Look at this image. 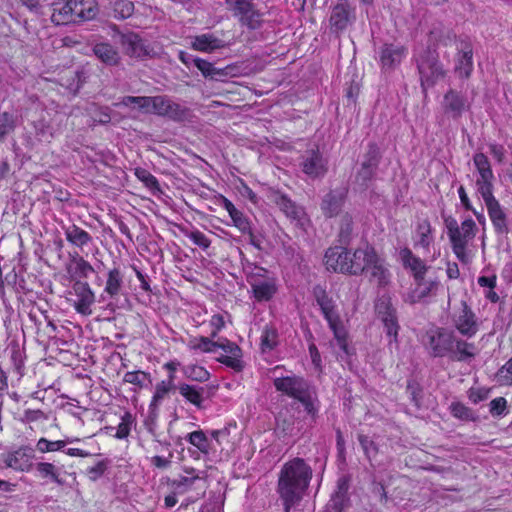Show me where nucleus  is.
I'll return each mask as SVG.
<instances>
[{
	"instance_id": "f257e3e1",
	"label": "nucleus",
	"mask_w": 512,
	"mask_h": 512,
	"mask_svg": "<svg viewBox=\"0 0 512 512\" xmlns=\"http://www.w3.org/2000/svg\"><path fill=\"white\" fill-rule=\"evenodd\" d=\"M312 475V468L302 458H293L282 466L278 477L277 492L283 503L284 512H290L302 501Z\"/></svg>"
},
{
	"instance_id": "f03ea898",
	"label": "nucleus",
	"mask_w": 512,
	"mask_h": 512,
	"mask_svg": "<svg viewBox=\"0 0 512 512\" xmlns=\"http://www.w3.org/2000/svg\"><path fill=\"white\" fill-rule=\"evenodd\" d=\"M273 384L278 392L297 399L312 418L317 416L320 402L316 388L308 380L292 375L275 378Z\"/></svg>"
},
{
	"instance_id": "7ed1b4c3",
	"label": "nucleus",
	"mask_w": 512,
	"mask_h": 512,
	"mask_svg": "<svg viewBox=\"0 0 512 512\" xmlns=\"http://www.w3.org/2000/svg\"><path fill=\"white\" fill-rule=\"evenodd\" d=\"M414 57L424 91L433 87L438 80L445 76V70L435 49L427 47L415 54Z\"/></svg>"
},
{
	"instance_id": "20e7f679",
	"label": "nucleus",
	"mask_w": 512,
	"mask_h": 512,
	"mask_svg": "<svg viewBox=\"0 0 512 512\" xmlns=\"http://www.w3.org/2000/svg\"><path fill=\"white\" fill-rule=\"evenodd\" d=\"M313 296L319 305L321 312L328 322L329 328L333 331L341 348H346V330L342 324L335 301L330 297L324 287L316 285L313 287Z\"/></svg>"
},
{
	"instance_id": "39448f33",
	"label": "nucleus",
	"mask_w": 512,
	"mask_h": 512,
	"mask_svg": "<svg viewBox=\"0 0 512 512\" xmlns=\"http://www.w3.org/2000/svg\"><path fill=\"white\" fill-rule=\"evenodd\" d=\"M227 9L241 26L257 30L263 23V13L257 9L252 0H225Z\"/></svg>"
},
{
	"instance_id": "423d86ee",
	"label": "nucleus",
	"mask_w": 512,
	"mask_h": 512,
	"mask_svg": "<svg viewBox=\"0 0 512 512\" xmlns=\"http://www.w3.org/2000/svg\"><path fill=\"white\" fill-rule=\"evenodd\" d=\"M272 200L295 226L302 230L307 229L310 220L302 206L292 201L287 195L279 192L272 195Z\"/></svg>"
},
{
	"instance_id": "0eeeda50",
	"label": "nucleus",
	"mask_w": 512,
	"mask_h": 512,
	"mask_svg": "<svg viewBox=\"0 0 512 512\" xmlns=\"http://www.w3.org/2000/svg\"><path fill=\"white\" fill-rule=\"evenodd\" d=\"M355 20V7L352 6L349 0H337L331 7L329 24L333 32H343L352 25Z\"/></svg>"
},
{
	"instance_id": "6e6552de",
	"label": "nucleus",
	"mask_w": 512,
	"mask_h": 512,
	"mask_svg": "<svg viewBox=\"0 0 512 512\" xmlns=\"http://www.w3.org/2000/svg\"><path fill=\"white\" fill-rule=\"evenodd\" d=\"M427 347L434 357H444L453 351L455 335L444 328H436L427 332Z\"/></svg>"
},
{
	"instance_id": "1a4fd4ad",
	"label": "nucleus",
	"mask_w": 512,
	"mask_h": 512,
	"mask_svg": "<svg viewBox=\"0 0 512 512\" xmlns=\"http://www.w3.org/2000/svg\"><path fill=\"white\" fill-rule=\"evenodd\" d=\"M378 318L385 327L386 335L390 338V342H397L399 324L396 309L391 303V299L382 296L375 304Z\"/></svg>"
},
{
	"instance_id": "9d476101",
	"label": "nucleus",
	"mask_w": 512,
	"mask_h": 512,
	"mask_svg": "<svg viewBox=\"0 0 512 512\" xmlns=\"http://www.w3.org/2000/svg\"><path fill=\"white\" fill-rule=\"evenodd\" d=\"M378 318L385 327L386 335L390 338V342H397L399 324L396 309L391 303V299L382 296L375 304Z\"/></svg>"
},
{
	"instance_id": "9b49d317",
	"label": "nucleus",
	"mask_w": 512,
	"mask_h": 512,
	"mask_svg": "<svg viewBox=\"0 0 512 512\" xmlns=\"http://www.w3.org/2000/svg\"><path fill=\"white\" fill-rule=\"evenodd\" d=\"M443 114L453 120H459L471 108V102L465 94L449 89L441 102Z\"/></svg>"
},
{
	"instance_id": "f8f14e48",
	"label": "nucleus",
	"mask_w": 512,
	"mask_h": 512,
	"mask_svg": "<svg viewBox=\"0 0 512 512\" xmlns=\"http://www.w3.org/2000/svg\"><path fill=\"white\" fill-rule=\"evenodd\" d=\"M474 166L479 174L476 180L478 193L485 194L493 191L494 174L488 157L481 152L475 153L473 156Z\"/></svg>"
},
{
	"instance_id": "ddd939ff",
	"label": "nucleus",
	"mask_w": 512,
	"mask_h": 512,
	"mask_svg": "<svg viewBox=\"0 0 512 512\" xmlns=\"http://www.w3.org/2000/svg\"><path fill=\"white\" fill-rule=\"evenodd\" d=\"M154 114L167 117L176 122H182L188 119L190 109L183 106L165 95L158 96Z\"/></svg>"
},
{
	"instance_id": "4468645a",
	"label": "nucleus",
	"mask_w": 512,
	"mask_h": 512,
	"mask_svg": "<svg viewBox=\"0 0 512 512\" xmlns=\"http://www.w3.org/2000/svg\"><path fill=\"white\" fill-rule=\"evenodd\" d=\"M301 167L303 173L310 178H322L328 171V161L319 149L307 150L302 157Z\"/></svg>"
},
{
	"instance_id": "2eb2a0df",
	"label": "nucleus",
	"mask_w": 512,
	"mask_h": 512,
	"mask_svg": "<svg viewBox=\"0 0 512 512\" xmlns=\"http://www.w3.org/2000/svg\"><path fill=\"white\" fill-rule=\"evenodd\" d=\"M453 323L459 333L468 338L473 337L479 330L476 315L466 301H461V311L453 316Z\"/></svg>"
},
{
	"instance_id": "dca6fc26",
	"label": "nucleus",
	"mask_w": 512,
	"mask_h": 512,
	"mask_svg": "<svg viewBox=\"0 0 512 512\" xmlns=\"http://www.w3.org/2000/svg\"><path fill=\"white\" fill-rule=\"evenodd\" d=\"M486 205L488 215L498 234H508L507 217L499 201L494 197L493 191L481 194Z\"/></svg>"
},
{
	"instance_id": "f3484780",
	"label": "nucleus",
	"mask_w": 512,
	"mask_h": 512,
	"mask_svg": "<svg viewBox=\"0 0 512 512\" xmlns=\"http://www.w3.org/2000/svg\"><path fill=\"white\" fill-rule=\"evenodd\" d=\"M347 193L346 187H337L325 194L320 204L323 215L329 218L337 216L346 201Z\"/></svg>"
},
{
	"instance_id": "a211bd4d",
	"label": "nucleus",
	"mask_w": 512,
	"mask_h": 512,
	"mask_svg": "<svg viewBox=\"0 0 512 512\" xmlns=\"http://www.w3.org/2000/svg\"><path fill=\"white\" fill-rule=\"evenodd\" d=\"M222 349L226 355H222L218 358V361L236 371H241L244 367L242 358L241 348L234 342H231L227 338H219L217 340L216 349Z\"/></svg>"
},
{
	"instance_id": "6ab92c4d",
	"label": "nucleus",
	"mask_w": 512,
	"mask_h": 512,
	"mask_svg": "<svg viewBox=\"0 0 512 512\" xmlns=\"http://www.w3.org/2000/svg\"><path fill=\"white\" fill-rule=\"evenodd\" d=\"M72 289L76 296L74 300L75 310L82 315H90L95 297L88 283L77 280L74 282Z\"/></svg>"
},
{
	"instance_id": "aec40b11",
	"label": "nucleus",
	"mask_w": 512,
	"mask_h": 512,
	"mask_svg": "<svg viewBox=\"0 0 512 512\" xmlns=\"http://www.w3.org/2000/svg\"><path fill=\"white\" fill-rule=\"evenodd\" d=\"M350 251L343 247L329 248L325 253V264L328 270L349 274Z\"/></svg>"
},
{
	"instance_id": "412c9836",
	"label": "nucleus",
	"mask_w": 512,
	"mask_h": 512,
	"mask_svg": "<svg viewBox=\"0 0 512 512\" xmlns=\"http://www.w3.org/2000/svg\"><path fill=\"white\" fill-rule=\"evenodd\" d=\"M74 24H80L96 18L99 13L97 0H69Z\"/></svg>"
},
{
	"instance_id": "4be33fe9",
	"label": "nucleus",
	"mask_w": 512,
	"mask_h": 512,
	"mask_svg": "<svg viewBox=\"0 0 512 512\" xmlns=\"http://www.w3.org/2000/svg\"><path fill=\"white\" fill-rule=\"evenodd\" d=\"M406 55L404 46L396 44H384L380 48L379 60L382 69L385 71L395 69Z\"/></svg>"
},
{
	"instance_id": "5701e85b",
	"label": "nucleus",
	"mask_w": 512,
	"mask_h": 512,
	"mask_svg": "<svg viewBox=\"0 0 512 512\" xmlns=\"http://www.w3.org/2000/svg\"><path fill=\"white\" fill-rule=\"evenodd\" d=\"M379 160L380 155L377 146L375 144L369 145L365 160L357 173V181L361 182L362 185H366L374 177Z\"/></svg>"
},
{
	"instance_id": "b1692460",
	"label": "nucleus",
	"mask_w": 512,
	"mask_h": 512,
	"mask_svg": "<svg viewBox=\"0 0 512 512\" xmlns=\"http://www.w3.org/2000/svg\"><path fill=\"white\" fill-rule=\"evenodd\" d=\"M377 252L373 247L366 246L364 249H356L354 252L350 251V275H360L365 272L367 266L373 259Z\"/></svg>"
},
{
	"instance_id": "393cba45",
	"label": "nucleus",
	"mask_w": 512,
	"mask_h": 512,
	"mask_svg": "<svg viewBox=\"0 0 512 512\" xmlns=\"http://www.w3.org/2000/svg\"><path fill=\"white\" fill-rule=\"evenodd\" d=\"M400 258L403 266L406 269H410L413 273L415 280H423L425 276L428 266L420 259L415 256L409 248H403L400 250Z\"/></svg>"
},
{
	"instance_id": "a878e982",
	"label": "nucleus",
	"mask_w": 512,
	"mask_h": 512,
	"mask_svg": "<svg viewBox=\"0 0 512 512\" xmlns=\"http://www.w3.org/2000/svg\"><path fill=\"white\" fill-rule=\"evenodd\" d=\"M32 456L27 448H19L5 456L4 463L16 471H29L32 467Z\"/></svg>"
},
{
	"instance_id": "bb28decb",
	"label": "nucleus",
	"mask_w": 512,
	"mask_h": 512,
	"mask_svg": "<svg viewBox=\"0 0 512 512\" xmlns=\"http://www.w3.org/2000/svg\"><path fill=\"white\" fill-rule=\"evenodd\" d=\"M473 70V49L469 43H462L457 55L455 71L460 78H469Z\"/></svg>"
},
{
	"instance_id": "cd10ccee",
	"label": "nucleus",
	"mask_w": 512,
	"mask_h": 512,
	"mask_svg": "<svg viewBox=\"0 0 512 512\" xmlns=\"http://www.w3.org/2000/svg\"><path fill=\"white\" fill-rule=\"evenodd\" d=\"M226 46L225 42L213 34H201L194 36L191 41V48L205 53H212Z\"/></svg>"
},
{
	"instance_id": "c85d7f7f",
	"label": "nucleus",
	"mask_w": 512,
	"mask_h": 512,
	"mask_svg": "<svg viewBox=\"0 0 512 512\" xmlns=\"http://www.w3.org/2000/svg\"><path fill=\"white\" fill-rule=\"evenodd\" d=\"M364 273L369 276L370 281L376 282L379 286H385L389 282L390 273L378 254L369 263Z\"/></svg>"
},
{
	"instance_id": "c756f323",
	"label": "nucleus",
	"mask_w": 512,
	"mask_h": 512,
	"mask_svg": "<svg viewBox=\"0 0 512 512\" xmlns=\"http://www.w3.org/2000/svg\"><path fill=\"white\" fill-rule=\"evenodd\" d=\"M67 272L72 280L80 281L81 278H88L94 272V268L83 257L75 254L71 256V262L67 266Z\"/></svg>"
},
{
	"instance_id": "7c9ffc66",
	"label": "nucleus",
	"mask_w": 512,
	"mask_h": 512,
	"mask_svg": "<svg viewBox=\"0 0 512 512\" xmlns=\"http://www.w3.org/2000/svg\"><path fill=\"white\" fill-rule=\"evenodd\" d=\"M51 21L55 25L74 24L73 13L69 0H61L52 5Z\"/></svg>"
},
{
	"instance_id": "2f4dec72",
	"label": "nucleus",
	"mask_w": 512,
	"mask_h": 512,
	"mask_svg": "<svg viewBox=\"0 0 512 512\" xmlns=\"http://www.w3.org/2000/svg\"><path fill=\"white\" fill-rule=\"evenodd\" d=\"M434 237L432 227L428 219H423L417 223L414 236V246L421 247L429 251L430 245L433 243Z\"/></svg>"
},
{
	"instance_id": "473e14b6",
	"label": "nucleus",
	"mask_w": 512,
	"mask_h": 512,
	"mask_svg": "<svg viewBox=\"0 0 512 512\" xmlns=\"http://www.w3.org/2000/svg\"><path fill=\"white\" fill-rule=\"evenodd\" d=\"M195 469L187 471L191 476H180L169 482L168 487L176 496L183 495L188 492L197 480L202 479L199 474L195 473Z\"/></svg>"
},
{
	"instance_id": "72a5a7b5",
	"label": "nucleus",
	"mask_w": 512,
	"mask_h": 512,
	"mask_svg": "<svg viewBox=\"0 0 512 512\" xmlns=\"http://www.w3.org/2000/svg\"><path fill=\"white\" fill-rule=\"evenodd\" d=\"M477 354V348L474 343H469L463 339L455 337L453 351L449 355L457 361H467Z\"/></svg>"
},
{
	"instance_id": "f704fd0d",
	"label": "nucleus",
	"mask_w": 512,
	"mask_h": 512,
	"mask_svg": "<svg viewBox=\"0 0 512 512\" xmlns=\"http://www.w3.org/2000/svg\"><path fill=\"white\" fill-rule=\"evenodd\" d=\"M254 294V297L258 301H268L276 293V281L274 279H266L262 282L254 281L250 285Z\"/></svg>"
},
{
	"instance_id": "c9c22d12",
	"label": "nucleus",
	"mask_w": 512,
	"mask_h": 512,
	"mask_svg": "<svg viewBox=\"0 0 512 512\" xmlns=\"http://www.w3.org/2000/svg\"><path fill=\"white\" fill-rule=\"evenodd\" d=\"M93 52L98 59L107 65H116L120 60L118 51L109 43H97Z\"/></svg>"
},
{
	"instance_id": "e433bc0d",
	"label": "nucleus",
	"mask_w": 512,
	"mask_h": 512,
	"mask_svg": "<svg viewBox=\"0 0 512 512\" xmlns=\"http://www.w3.org/2000/svg\"><path fill=\"white\" fill-rule=\"evenodd\" d=\"M66 239L77 247H83L92 241L91 235L75 224L64 228Z\"/></svg>"
},
{
	"instance_id": "4c0bfd02",
	"label": "nucleus",
	"mask_w": 512,
	"mask_h": 512,
	"mask_svg": "<svg viewBox=\"0 0 512 512\" xmlns=\"http://www.w3.org/2000/svg\"><path fill=\"white\" fill-rule=\"evenodd\" d=\"M195 67L198 68V70L202 73V75L205 78H209L212 80H223L225 77L229 75L228 67L217 68L212 63L202 58H199V60H197Z\"/></svg>"
},
{
	"instance_id": "58836bf2",
	"label": "nucleus",
	"mask_w": 512,
	"mask_h": 512,
	"mask_svg": "<svg viewBox=\"0 0 512 512\" xmlns=\"http://www.w3.org/2000/svg\"><path fill=\"white\" fill-rule=\"evenodd\" d=\"M416 287L409 295V301L410 303H416L421 301L423 298L429 296L433 290H435L438 287V281L434 280H425V276L423 277V280H415Z\"/></svg>"
},
{
	"instance_id": "ea45409f",
	"label": "nucleus",
	"mask_w": 512,
	"mask_h": 512,
	"mask_svg": "<svg viewBox=\"0 0 512 512\" xmlns=\"http://www.w3.org/2000/svg\"><path fill=\"white\" fill-rule=\"evenodd\" d=\"M179 393L190 403L198 408L202 407L203 394L205 388L197 385L181 384L179 386Z\"/></svg>"
},
{
	"instance_id": "a19ab883",
	"label": "nucleus",
	"mask_w": 512,
	"mask_h": 512,
	"mask_svg": "<svg viewBox=\"0 0 512 512\" xmlns=\"http://www.w3.org/2000/svg\"><path fill=\"white\" fill-rule=\"evenodd\" d=\"M124 279V271L118 267H114L109 270L108 277L106 281L105 292L108 293L111 297H114L119 294Z\"/></svg>"
},
{
	"instance_id": "79ce46f5",
	"label": "nucleus",
	"mask_w": 512,
	"mask_h": 512,
	"mask_svg": "<svg viewBox=\"0 0 512 512\" xmlns=\"http://www.w3.org/2000/svg\"><path fill=\"white\" fill-rule=\"evenodd\" d=\"M35 468L40 478L49 479L58 485L64 484V481L60 478L59 468L54 464L49 462H39L36 464Z\"/></svg>"
},
{
	"instance_id": "37998d69",
	"label": "nucleus",
	"mask_w": 512,
	"mask_h": 512,
	"mask_svg": "<svg viewBox=\"0 0 512 512\" xmlns=\"http://www.w3.org/2000/svg\"><path fill=\"white\" fill-rule=\"evenodd\" d=\"M73 441L74 440L71 438L52 441L42 437L36 443V450L40 453L62 451L67 444L72 443Z\"/></svg>"
},
{
	"instance_id": "c03bdc74",
	"label": "nucleus",
	"mask_w": 512,
	"mask_h": 512,
	"mask_svg": "<svg viewBox=\"0 0 512 512\" xmlns=\"http://www.w3.org/2000/svg\"><path fill=\"white\" fill-rule=\"evenodd\" d=\"M152 49L139 37V35L130 32V57L142 58L150 56Z\"/></svg>"
},
{
	"instance_id": "a18cd8bd",
	"label": "nucleus",
	"mask_w": 512,
	"mask_h": 512,
	"mask_svg": "<svg viewBox=\"0 0 512 512\" xmlns=\"http://www.w3.org/2000/svg\"><path fill=\"white\" fill-rule=\"evenodd\" d=\"M158 96H130V109H138L144 113H153L156 106Z\"/></svg>"
},
{
	"instance_id": "49530a36",
	"label": "nucleus",
	"mask_w": 512,
	"mask_h": 512,
	"mask_svg": "<svg viewBox=\"0 0 512 512\" xmlns=\"http://www.w3.org/2000/svg\"><path fill=\"white\" fill-rule=\"evenodd\" d=\"M353 217L349 213L341 215L339 224V242L342 245H348L352 238L353 231Z\"/></svg>"
},
{
	"instance_id": "de8ad7c7",
	"label": "nucleus",
	"mask_w": 512,
	"mask_h": 512,
	"mask_svg": "<svg viewBox=\"0 0 512 512\" xmlns=\"http://www.w3.org/2000/svg\"><path fill=\"white\" fill-rule=\"evenodd\" d=\"M278 345V332L272 326H265L261 335L262 351H271Z\"/></svg>"
},
{
	"instance_id": "09e8293b",
	"label": "nucleus",
	"mask_w": 512,
	"mask_h": 512,
	"mask_svg": "<svg viewBox=\"0 0 512 512\" xmlns=\"http://www.w3.org/2000/svg\"><path fill=\"white\" fill-rule=\"evenodd\" d=\"M16 128V117L9 112L0 113V142Z\"/></svg>"
},
{
	"instance_id": "8fccbe9b",
	"label": "nucleus",
	"mask_w": 512,
	"mask_h": 512,
	"mask_svg": "<svg viewBox=\"0 0 512 512\" xmlns=\"http://www.w3.org/2000/svg\"><path fill=\"white\" fill-rule=\"evenodd\" d=\"M450 411L455 418L465 421H476L477 416L474 412L461 402H453L450 405Z\"/></svg>"
},
{
	"instance_id": "3c124183",
	"label": "nucleus",
	"mask_w": 512,
	"mask_h": 512,
	"mask_svg": "<svg viewBox=\"0 0 512 512\" xmlns=\"http://www.w3.org/2000/svg\"><path fill=\"white\" fill-rule=\"evenodd\" d=\"M187 441L193 446L197 447L201 452L208 453L209 441L207 436L202 430L193 431L186 437Z\"/></svg>"
},
{
	"instance_id": "603ef678",
	"label": "nucleus",
	"mask_w": 512,
	"mask_h": 512,
	"mask_svg": "<svg viewBox=\"0 0 512 512\" xmlns=\"http://www.w3.org/2000/svg\"><path fill=\"white\" fill-rule=\"evenodd\" d=\"M181 232L188 237L195 245L199 246L200 248L206 250L211 245L210 239L202 233L199 230H192L189 231L186 228L181 227Z\"/></svg>"
},
{
	"instance_id": "864d4df0",
	"label": "nucleus",
	"mask_w": 512,
	"mask_h": 512,
	"mask_svg": "<svg viewBox=\"0 0 512 512\" xmlns=\"http://www.w3.org/2000/svg\"><path fill=\"white\" fill-rule=\"evenodd\" d=\"M135 176L152 192L160 191L157 179L146 169L136 168Z\"/></svg>"
},
{
	"instance_id": "5fc2aeb1",
	"label": "nucleus",
	"mask_w": 512,
	"mask_h": 512,
	"mask_svg": "<svg viewBox=\"0 0 512 512\" xmlns=\"http://www.w3.org/2000/svg\"><path fill=\"white\" fill-rule=\"evenodd\" d=\"M358 441L366 457L371 460L378 454V447L367 435L358 434Z\"/></svg>"
},
{
	"instance_id": "6e6d98bb",
	"label": "nucleus",
	"mask_w": 512,
	"mask_h": 512,
	"mask_svg": "<svg viewBox=\"0 0 512 512\" xmlns=\"http://www.w3.org/2000/svg\"><path fill=\"white\" fill-rule=\"evenodd\" d=\"M217 341L210 339L209 337L201 336L192 341L191 348L195 350H201L205 353H212L216 351Z\"/></svg>"
},
{
	"instance_id": "4d7b16f0",
	"label": "nucleus",
	"mask_w": 512,
	"mask_h": 512,
	"mask_svg": "<svg viewBox=\"0 0 512 512\" xmlns=\"http://www.w3.org/2000/svg\"><path fill=\"white\" fill-rule=\"evenodd\" d=\"M121 419L122 421L118 427H106L107 433L119 439H123L128 436V412H125Z\"/></svg>"
},
{
	"instance_id": "13d9d810",
	"label": "nucleus",
	"mask_w": 512,
	"mask_h": 512,
	"mask_svg": "<svg viewBox=\"0 0 512 512\" xmlns=\"http://www.w3.org/2000/svg\"><path fill=\"white\" fill-rule=\"evenodd\" d=\"M130 384L139 388L149 387L151 385L150 374L144 371H130Z\"/></svg>"
},
{
	"instance_id": "bf43d9fd",
	"label": "nucleus",
	"mask_w": 512,
	"mask_h": 512,
	"mask_svg": "<svg viewBox=\"0 0 512 512\" xmlns=\"http://www.w3.org/2000/svg\"><path fill=\"white\" fill-rule=\"evenodd\" d=\"M496 377L501 385L512 384V357L498 370Z\"/></svg>"
},
{
	"instance_id": "052dcab7",
	"label": "nucleus",
	"mask_w": 512,
	"mask_h": 512,
	"mask_svg": "<svg viewBox=\"0 0 512 512\" xmlns=\"http://www.w3.org/2000/svg\"><path fill=\"white\" fill-rule=\"evenodd\" d=\"M230 218L232 219L234 226L238 228L243 234L250 233V221L242 211L238 210Z\"/></svg>"
},
{
	"instance_id": "680f3d73",
	"label": "nucleus",
	"mask_w": 512,
	"mask_h": 512,
	"mask_svg": "<svg viewBox=\"0 0 512 512\" xmlns=\"http://www.w3.org/2000/svg\"><path fill=\"white\" fill-rule=\"evenodd\" d=\"M452 244V249L456 257L463 263L467 261L466 256V246H467V240L464 238H456L455 240H450Z\"/></svg>"
},
{
	"instance_id": "e2e57ef3",
	"label": "nucleus",
	"mask_w": 512,
	"mask_h": 512,
	"mask_svg": "<svg viewBox=\"0 0 512 512\" xmlns=\"http://www.w3.org/2000/svg\"><path fill=\"white\" fill-rule=\"evenodd\" d=\"M185 373L196 381H206L209 378L208 371L200 366H189L185 369Z\"/></svg>"
},
{
	"instance_id": "0e129e2a",
	"label": "nucleus",
	"mask_w": 512,
	"mask_h": 512,
	"mask_svg": "<svg viewBox=\"0 0 512 512\" xmlns=\"http://www.w3.org/2000/svg\"><path fill=\"white\" fill-rule=\"evenodd\" d=\"M36 135L42 141H49L53 137V129L43 120L35 124Z\"/></svg>"
},
{
	"instance_id": "69168bd1",
	"label": "nucleus",
	"mask_w": 512,
	"mask_h": 512,
	"mask_svg": "<svg viewBox=\"0 0 512 512\" xmlns=\"http://www.w3.org/2000/svg\"><path fill=\"white\" fill-rule=\"evenodd\" d=\"M266 279H274L269 275V271L260 266H254L253 271L248 275V282L252 285V282L259 281L262 282Z\"/></svg>"
},
{
	"instance_id": "338daca9",
	"label": "nucleus",
	"mask_w": 512,
	"mask_h": 512,
	"mask_svg": "<svg viewBox=\"0 0 512 512\" xmlns=\"http://www.w3.org/2000/svg\"><path fill=\"white\" fill-rule=\"evenodd\" d=\"M489 406L492 416H501L507 408V401L504 397H497L490 402Z\"/></svg>"
},
{
	"instance_id": "774afa93",
	"label": "nucleus",
	"mask_w": 512,
	"mask_h": 512,
	"mask_svg": "<svg viewBox=\"0 0 512 512\" xmlns=\"http://www.w3.org/2000/svg\"><path fill=\"white\" fill-rule=\"evenodd\" d=\"M41 419H47V416L40 409H36V410L27 409V410L24 411V413H23V415L21 417V421L23 423H32V422L39 421Z\"/></svg>"
}]
</instances>
